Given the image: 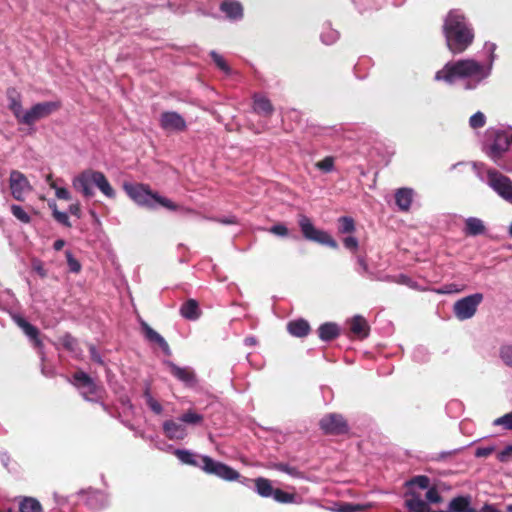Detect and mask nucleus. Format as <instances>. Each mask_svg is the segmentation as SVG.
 Wrapping results in <instances>:
<instances>
[{"instance_id": "obj_43", "label": "nucleus", "mask_w": 512, "mask_h": 512, "mask_svg": "<svg viewBox=\"0 0 512 512\" xmlns=\"http://www.w3.org/2000/svg\"><path fill=\"white\" fill-rule=\"evenodd\" d=\"M315 167L324 173L332 172L334 170V158L327 156L323 160L318 161Z\"/></svg>"}, {"instance_id": "obj_33", "label": "nucleus", "mask_w": 512, "mask_h": 512, "mask_svg": "<svg viewBox=\"0 0 512 512\" xmlns=\"http://www.w3.org/2000/svg\"><path fill=\"white\" fill-rule=\"evenodd\" d=\"M41 504L32 497L24 498L19 505L20 512H41Z\"/></svg>"}, {"instance_id": "obj_46", "label": "nucleus", "mask_w": 512, "mask_h": 512, "mask_svg": "<svg viewBox=\"0 0 512 512\" xmlns=\"http://www.w3.org/2000/svg\"><path fill=\"white\" fill-rule=\"evenodd\" d=\"M11 212L15 218L23 223H28L30 221L28 213L19 205H12Z\"/></svg>"}, {"instance_id": "obj_23", "label": "nucleus", "mask_w": 512, "mask_h": 512, "mask_svg": "<svg viewBox=\"0 0 512 512\" xmlns=\"http://www.w3.org/2000/svg\"><path fill=\"white\" fill-rule=\"evenodd\" d=\"M180 314L183 318L187 320H197L201 315L198 302L194 299L187 300L185 303L182 304L180 308Z\"/></svg>"}, {"instance_id": "obj_56", "label": "nucleus", "mask_w": 512, "mask_h": 512, "mask_svg": "<svg viewBox=\"0 0 512 512\" xmlns=\"http://www.w3.org/2000/svg\"><path fill=\"white\" fill-rule=\"evenodd\" d=\"M90 354H91V358L97 362V363H102V359H101V356L99 355V353L97 352V350L95 349V347L91 346L90 347Z\"/></svg>"}, {"instance_id": "obj_10", "label": "nucleus", "mask_w": 512, "mask_h": 512, "mask_svg": "<svg viewBox=\"0 0 512 512\" xmlns=\"http://www.w3.org/2000/svg\"><path fill=\"white\" fill-rule=\"evenodd\" d=\"M483 299L482 293H474L457 300L453 305L455 317L460 321L471 319L476 314Z\"/></svg>"}, {"instance_id": "obj_47", "label": "nucleus", "mask_w": 512, "mask_h": 512, "mask_svg": "<svg viewBox=\"0 0 512 512\" xmlns=\"http://www.w3.org/2000/svg\"><path fill=\"white\" fill-rule=\"evenodd\" d=\"M493 424L495 426H503L507 430H512V412L495 419Z\"/></svg>"}, {"instance_id": "obj_11", "label": "nucleus", "mask_w": 512, "mask_h": 512, "mask_svg": "<svg viewBox=\"0 0 512 512\" xmlns=\"http://www.w3.org/2000/svg\"><path fill=\"white\" fill-rule=\"evenodd\" d=\"M60 107L61 103L59 101H46L37 103L25 111L24 116H22L21 124L33 125L37 121L55 113L60 109Z\"/></svg>"}, {"instance_id": "obj_63", "label": "nucleus", "mask_w": 512, "mask_h": 512, "mask_svg": "<svg viewBox=\"0 0 512 512\" xmlns=\"http://www.w3.org/2000/svg\"><path fill=\"white\" fill-rule=\"evenodd\" d=\"M51 181H54V180L52 179V175H51V174H49V175H47V176H46V182H47V184H48L49 186H50V182H51Z\"/></svg>"}, {"instance_id": "obj_5", "label": "nucleus", "mask_w": 512, "mask_h": 512, "mask_svg": "<svg viewBox=\"0 0 512 512\" xmlns=\"http://www.w3.org/2000/svg\"><path fill=\"white\" fill-rule=\"evenodd\" d=\"M484 152L500 169L512 172V128L495 131Z\"/></svg>"}, {"instance_id": "obj_27", "label": "nucleus", "mask_w": 512, "mask_h": 512, "mask_svg": "<svg viewBox=\"0 0 512 512\" xmlns=\"http://www.w3.org/2000/svg\"><path fill=\"white\" fill-rule=\"evenodd\" d=\"M413 191L409 188L398 189L395 193V201L402 211L409 210L412 203Z\"/></svg>"}, {"instance_id": "obj_8", "label": "nucleus", "mask_w": 512, "mask_h": 512, "mask_svg": "<svg viewBox=\"0 0 512 512\" xmlns=\"http://www.w3.org/2000/svg\"><path fill=\"white\" fill-rule=\"evenodd\" d=\"M203 416L193 410H187L178 419H169L163 423V432L170 440H183L188 435L186 425H199Z\"/></svg>"}, {"instance_id": "obj_30", "label": "nucleus", "mask_w": 512, "mask_h": 512, "mask_svg": "<svg viewBox=\"0 0 512 512\" xmlns=\"http://www.w3.org/2000/svg\"><path fill=\"white\" fill-rule=\"evenodd\" d=\"M484 230L485 226L481 219L476 217H469L465 220V234L476 236L484 233Z\"/></svg>"}, {"instance_id": "obj_61", "label": "nucleus", "mask_w": 512, "mask_h": 512, "mask_svg": "<svg viewBox=\"0 0 512 512\" xmlns=\"http://www.w3.org/2000/svg\"><path fill=\"white\" fill-rule=\"evenodd\" d=\"M119 399H120L122 405L128 406L129 408H132V405H131V402H130V399H129L128 396L122 395V396H120Z\"/></svg>"}, {"instance_id": "obj_7", "label": "nucleus", "mask_w": 512, "mask_h": 512, "mask_svg": "<svg viewBox=\"0 0 512 512\" xmlns=\"http://www.w3.org/2000/svg\"><path fill=\"white\" fill-rule=\"evenodd\" d=\"M124 189L128 196L139 206L155 209L158 205L168 210L175 211L179 208L170 199L152 191L144 184H125Z\"/></svg>"}, {"instance_id": "obj_24", "label": "nucleus", "mask_w": 512, "mask_h": 512, "mask_svg": "<svg viewBox=\"0 0 512 512\" xmlns=\"http://www.w3.org/2000/svg\"><path fill=\"white\" fill-rule=\"evenodd\" d=\"M350 330L355 336L365 338L368 336L369 326L364 317L356 315L350 321Z\"/></svg>"}, {"instance_id": "obj_14", "label": "nucleus", "mask_w": 512, "mask_h": 512, "mask_svg": "<svg viewBox=\"0 0 512 512\" xmlns=\"http://www.w3.org/2000/svg\"><path fill=\"white\" fill-rule=\"evenodd\" d=\"M321 430L325 434H343L348 431V424L344 417L337 413H330L321 418L319 422Z\"/></svg>"}, {"instance_id": "obj_9", "label": "nucleus", "mask_w": 512, "mask_h": 512, "mask_svg": "<svg viewBox=\"0 0 512 512\" xmlns=\"http://www.w3.org/2000/svg\"><path fill=\"white\" fill-rule=\"evenodd\" d=\"M298 224L305 239L326 245L330 248L337 249V242L326 231L317 229L310 218L305 215H300Z\"/></svg>"}, {"instance_id": "obj_55", "label": "nucleus", "mask_w": 512, "mask_h": 512, "mask_svg": "<svg viewBox=\"0 0 512 512\" xmlns=\"http://www.w3.org/2000/svg\"><path fill=\"white\" fill-rule=\"evenodd\" d=\"M495 450L494 446L479 447L475 451V456L478 458L487 457Z\"/></svg>"}, {"instance_id": "obj_1", "label": "nucleus", "mask_w": 512, "mask_h": 512, "mask_svg": "<svg viewBox=\"0 0 512 512\" xmlns=\"http://www.w3.org/2000/svg\"><path fill=\"white\" fill-rule=\"evenodd\" d=\"M491 74L490 65L474 58H463L447 62L435 73L434 79L449 85L458 84L465 90H475L485 84Z\"/></svg>"}, {"instance_id": "obj_4", "label": "nucleus", "mask_w": 512, "mask_h": 512, "mask_svg": "<svg viewBox=\"0 0 512 512\" xmlns=\"http://www.w3.org/2000/svg\"><path fill=\"white\" fill-rule=\"evenodd\" d=\"M174 454L182 463L198 467L205 473L217 476L222 480L232 482L240 479V474L235 469L209 456L199 455L185 449H177Z\"/></svg>"}, {"instance_id": "obj_35", "label": "nucleus", "mask_w": 512, "mask_h": 512, "mask_svg": "<svg viewBox=\"0 0 512 512\" xmlns=\"http://www.w3.org/2000/svg\"><path fill=\"white\" fill-rule=\"evenodd\" d=\"M373 507L374 503L371 502L365 504L344 503L338 507L337 512H359L371 509Z\"/></svg>"}, {"instance_id": "obj_64", "label": "nucleus", "mask_w": 512, "mask_h": 512, "mask_svg": "<svg viewBox=\"0 0 512 512\" xmlns=\"http://www.w3.org/2000/svg\"><path fill=\"white\" fill-rule=\"evenodd\" d=\"M507 511H508V512H512V504H510V505H508V506H507Z\"/></svg>"}, {"instance_id": "obj_48", "label": "nucleus", "mask_w": 512, "mask_h": 512, "mask_svg": "<svg viewBox=\"0 0 512 512\" xmlns=\"http://www.w3.org/2000/svg\"><path fill=\"white\" fill-rule=\"evenodd\" d=\"M50 188L55 190V195L58 199L70 200L71 194L66 188L58 187L55 181L50 182Z\"/></svg>"}, {"instance_id": "obj_16", "label": "nucleus", "mask_w": 512, "mask_h": 512, "mask_svg": "<svg viewBox=\"0 0 512 512\" xmlns=\"http://www.w3.org/2000/svg\"><path fill=\"white\" fill-rule=\"evenodd\" d=\"M95 175L96 171L92 169L81 172L73 178V187L80 191L85 197H92L94 195L92 186L94 184Z\"/></svg>"}, {"instance_id": "obj_62", "label": "nucleus", "mask_w": 512, "mask_h": 512, "mask_svg": "<svg viewBox=\"0 0 512 512\" xmlns=\"http://www.w3.org/2000/svg\"><path fill=\"white\" fill-rule=\"evenodd\" d=\"M245 344L246 345H250V346L255 345L256 344V339L254 337H247L245 339Z\"/></svg>"}, {"instance_id": "obj_19", "label": "nucleus", "mask_w": 512, "mask_h": 512, "mask_svg": "<svg viewBox=\"0 0 512 512\" xmlns=\"http://www.w3.org/2000/svg\"><path fill=\"white\" fill-rule=\"evenodd\" d=\"M12 318H13L14 322L23 330L25 335L33 342V344L36 347L41 348L42 342L38 337L39 330L35 326H33L29 322H27L20 315L15 314L12 316Z\"/></svg>"}, {"instance_id": "obj_49", "label": "nucleus", "mask_w": 512, "mask_h": 512, "mask_svg": "<svg viewBox=\"0 0 512 512\" xmlns=\"http://www.w3.org/2000/svg\"><path fill=\"white\" fill-rule=\"evenodd\" d=\"M67 264L69 270L73 273H78L81 270V264L75 259L70 251H66Z\"/></svg>"}, {"instance_id": "obj_34", "label": "nucleus", "mask_w": 512, "mask_h": 512, "mask_svg": "<svg viewBox=\"0 0 512 512\" xmlns=\"http://www.w3.org/2000/svg\"><path fill=\"white\" fill-rule=\"evenodd\" d=\"M269 468L281 471L294 478H304L303 473L300 472L296 467L290 466L285 463H273L269 466Z\"/></svg>"}, {"instance_id": "obj_12", "label": "nucleus", "mask_w": 512, "mask_h": 512, "mask_svg": "<svg viewBox=\"0 0 512 512\" xmlns=\"http://www.w3.org/2000/svg\"><path fill=\"white\" fill-rule=\"evenodd\" d=\"M74 385L87 401L97 402L102 397L103 390L85 372H76L73 376Z\"/></svg>"}, {"instance_id": "obj_50", "label": "nucleus", "mask_w": 512, "mask_h": 512, "mask_svg": "<svg viewBox=\"0 0 512 512\" xmlns=\"http://www.w3.org/2000/svg\"><path fill=\"white\" fill-rule=\"evenodd\" d=\"M343 245L346 249L350 250L351 252H355L358 249L359 242L355 237L348 236L343 239Z\"/></svg>"}, {"instance_id": "obj_39", "label": "nucleus", "mask_w": 512, "mask_h": 512, "mask_svg": "<svg viewBox=\"0 0 512 512\" xmlns=\"http://www.w3.org/2000/svg\"><path fill=\"white\" fill-rule=\"evenodd\" d=\"M499 358L503 364L512 368V345H503L499 349Z\"/></svg>"}, {"instance_id": "obj_15", "label": "nucleus", "mask_w": 512, "mask_h": 512, "mask_svg": "<svg viewBox=\"0 0 512 512\" xmlns=\"http://www.w3.org/2000/svg\"><path fill=\"white\" fill-rule=\"evenodd\" d=\"M160 127L166 132H182L186 129V121L177 112L166 111L160 115Z\"/></svg>"}, {"instance_id": "obj_21", "label": "nucleus", "mask_w": 512, "mask_h": 512, "mask_svg": "<svg viewBox=\"0 0 512 512\" xmlns=\"http://www.w3.org/2000/svg\"><path fill=\"white\" fill-rule=\"evenodd\" d=\"M434 512H475V510L470 505L469 497L459 496L449 502L447 510Z\"/></svg>"}, {"instance_id": "obj_29", "label": "nucleus", "mask_w": 512, "mask_h": 512, "mask_svg": "<svg viewBox=\"0 0 512 512\" xmlns=\"http://www.w3.org/2000/svg\"><path fill=\"white\" fill-rule=\"evenodd\" d=\"M339 327L335 323L327 322L322 324L318 329V334L321 340L330 341L339 335Z\"/></svg>"}, {"instance_id": "obj_51", "label": "nucleus", "mask_w": 512, "mask_h": 512, "mask_svg": "<svg viewBox=\"0 0 512 512\" xmlns=\"http://www.w3.org/2000/svg\"><path fill=\"white\" fill-rule=\"evenodd\" d=\"M356 260H357V264H358L357 272L360 275H366V274L372 275V273H370V271H369L368 264L364 257L358 256Z\"/></svg>"}, {"instance_id": "obj_28", "label": "nucleus", "mask_w": 512, "mask_h": 512, "mask_svg": "<svg viewBox=\"0 0 512 512\" xmlns=\"http://www.w3.org/2000/svg\"><path fill=\"white\" fill-rule=\"evenodd\" d=\"M254 111L262 116H269L273 112V106L269 99L262 95H255L253 98Z\"/></svg>"}, {"instance_id": "obj_6", "label": "nucleus", "mask_w": 512, "mask_h": 512, "mask_svg": "<svg viewBox=\"0 0 512 512\" xmlns=\"http://www.w3.org/2000/svg\"><path fill=\"white\" fill-rule=\"evenodd\" d=\"M476 176L487 185L503 200L512 204V181L493 168H486L484 163L474 162L472 164Z\"/></svg>"}, {"instance_id": "obj_32", "label": "nucleus", "mask_w": 512, "mask_h": 512, "mask_svg": "<svg viewBox=\"0 0 512 512\" xmlns=\"http://www.w3.org/2000/svg\"><path fill=\"white\" fill-rule=\"evenodd\" d=\"M320 38L324 44L331 45L338 40L339 33L333 29L329 23H326L323 25Z\"/></svg>"}, {"instance_id": "obj_40", "label": "nucleus", "mask_w": 512, "mask_h": 512, "mask_svg": "<svg viewBox=\"0 0 512 512\" xmlns=\"http://www.w3.org/2000/svg\"><path fill=\"white\" fill-rule=\"evenodd\" d=\"M465 289V286L457 283H448L440 288L436 289V293L438 294H456L460 293Z\"/></svg>"}, {"instance_id": "obj_13", "label": "nucleus", "mask_w": 512, "mask_h": 512, "mask_svg": "<svg viewBox=\"0 0 512 512\" xmlns=\"http://www.w3.org/2000/svg\"><path fill=\"white\" fill-rule=\"evenodd\" d=\"M9 187L14 199L23 201L26 194L32 190L27 177L18 170H12L9 176Z\"/></svg>"}, {"instance_id": "obj_36", "label": "nucleus", "mask_w": 512, "mask_h": 512, "mask_svg": "<svg viewBox=\"0 0 512 512\" xmlns=\"http://www.w3.org/2000/svg\"><path fill=\"white\" fill-rule=\"evenodd\" d=\"M273 499L279 503H296V496L292 493L285 492L279 488L274 490Z\"/></svg>"}, {"instance_id": "obj_38", "label": "nucleus", "mask_w": 512, "mask_h": 512, "mask_svg": "<svg viewBox=\"0 0 512 512\" xmlns=\"http://www.w3.org/2000/svg\"><path fill=\"white\" fill-rule=\"evenodd\" d=\"M144 398L146 400V404L155 414L159 415L163 412L162 405L151 395L148 388L144 392Z\"/></svg>"}, {"instance_id": "obj_58", "label": "nucleus", "mask_w": 512, "mask_h": 512, "mask_svg": "<svg viewBox=\"0 0 512 512\" xmlns=\"http://www.w3.org/2000/svg\"><path fill=\"white\" fill-rule=\"evenodd\" d=\"M69 212L72 214V215H75L77 217L80 216V206L78 203L76 204H71L69 206Z\"/></svg>"}, {"instance_id": "obj_20", "label": "nucleus", "mask_w": 512, "mask_h": 512, "mask_svg": "<svg viewBox=\"0 0 512 512\" xmlns=\"http://www.w3.org/2000/svg\"><path fill=\"white\" fill-rule=\"evenodd\" d=\"M220 9L230 20H240L243 17L242 5L237 1H223Z\"/></svg>"}, {"instance_id": "obj_3", "label": "nucleus", "mask_w": 512, "mask_h": 512, "mask_svg": "<svg viewBox=\"0 0 512 512\" xmlns=\"http://www.w3.org/2000/svg\"><path fill=\"white\" fill-rule=\"evenodd\" d=\"M443 30L447 47L453 54L463 53L474 40L473 30L459 10L449 12Z\"/></svg>"}, {"instance_id": "obj_18", "label": "nucleus", "mask_w": 512, "mask_h": 512, "mask_svg": "<svg viewBox=\"0 0 512 512\" xmlns=\"http://www.w3.org/2000/svg\"><path fill=\"white\" fill-rule=\"evenodd\" d=\"M141 328L147 341L157 344L166 355L171 354L170 347L166 340L146 322H141Z\"/></svg>"}, {"instance_id": "obj_54", "label": "nucleus", "mask_w": 512, "mask_h": 512, "mask_svg": "<svg viewBox=\"0 0 512 512\" xmlns=\"http://www.w3.org/2000/svg\"><path fill=\"white\" fill-rule=\"evenodd\" d=\"M497 457L501 462L512 460V445L507 446L504 450L499 452Z\"/></svg>"}, {"instance_id": "obj_59", "label": "nucleus", "mask_w": 512, "mask_h": 512, "mask_svg": "<svg viewBox=\"0 0 512 512\" xmlns=\"http://www.w3.org/2000/svg\"><path fill=\"white\" fill-rule=\"evenodd\" d=\"M220 223L222 224H235L236 223V218L234 216H230V217H224V218H220L218 220Z\"/></svg>"}, {"instance_id": "obj_26", "label": "nucleus", "mask_w": 512, "mask_h": 512, "mask_svg": "<svg viewBox=\"0 0 512 512\" xmlns=\"http://www.w3.org/2000/svg\"><path fill=\"white\" fill-rule=\"evenodd\" d=\"M288 332L295 337H304L310 331L309 323L304 319L290 321L287 324Z\"/></svg>"}, {"instance_id": "obj_53", "label": "nucleus", "mask_w": 512, "mask_h": 512, "mask_svg": "<svg viewBox=\"0 0 512 512\" xmlns=\"http://www.w3.org/2000/svg\"><path fill=\"white\" fill-rule=\"evenodd\" d=\"M61 343L62 345L70 350V351H74L75 350V346L77 344V341L75 338H73L72 336L70 335H65L61 338Z\"/></svg>"}, {"instance_id": "obj_41", "label": "nucleus", "mask_w": 512, "mask_h": 512, "mask_svg": "<svg viewBox=\"0 0 512 512\" xmlns=\"http://www.w3.org/2000/svg\"><path fill=\"white\" fill-rule=\"evenodd\" d=\"M339 232L342 234L351 233L355 230L354 220L351 217H340L339 220Z\"/></svg>"}, {"instance_id": "obj_22", "label": "nucleus", "mask_w": 512, "mask_h": 512, "mask_svg": "<svg viewBox=\"0 0 512 512\" xmlns=\"http://www.w3.org/2000/svg\"><path fill=\"white\" fill-rule=\"evenodd\" d=\"M7 96L9 100V109L12 111L17 121L21 123L22 116H24L25 111L22 108L20 95L16 92V90L9 89L7 91Z\"/></svg>"}, {"instance_id": "obj_37", "label": "nucleus", "mask_w": 512, "mask_h": 512, "mask_svg": "<svg viewBox=\"0 0 512 512\" xmlns=\"http://www.w3.org/2000/svg\"><path fill=\"white\" fill-rule=\"evenodd\" d=\"M484 51L487 53V58L485 62H482L484 65H490V71L492 72L494 62L496 60V44L492 42H486L484 44Z\"/></svg>"}, {"instance_id": "obj_57", "label": "nucleus", "mask_w": 512, "mask_h": 512, "mask_svg": "<svg viewBox=\"0 0 512 512\" xmlns=\"http://www.w3.org/2000/svg\"><path fill=\"white\" fill-rule=\"evenodd\" d=\"M481 512H502L501 510H499L496 506L494 505H491V504H485L482 509H481Z\"/></svg>"}, {"instance_id": "obj_52", "label": "nucleus", "mask_w": 512, "mask_h": 512, "mask_svg": "<svg viewBox=\"0 0 512 512\" xmlns=\"http://www.w3.org/2000/svg\"><path fill=\"white\" fill-rule=\"evenodd\" d=\"M269 232L274 234V235L281 236V237H285V236L288 235V229H287V227L284 224L273 225L269 229Z\"/></svg>"}, {"instance_id": "obj_45", "label": "nucleus", "mask_w": 512, "mask_h": 512, "mask_svg": "<svg viewBox=\"0 0 512 512\" xmlns=\"http://www.w3.org/2000/svg\"><path fill=\"white\" fill-rule=\"evenodd\" d=\"M486 117L485 115L478 111L473 114L469 119V124L473 129L481 128L485 125Z\"/></svg>"}, {"instance_id": "obj_44", "label": "nucleus", "mask_w": 512, "mask_h": 512, "mask_svg": "<svg viewBox=\"0 0 512 512\" xmlns=\"http://www.w3.org/2000/svg\"><path fill=\"white\" fill-rule=\"evenodd\" d=\"M210 55L214 63L221 71H223L225 74H230L231 69L229 65L226 63L225 59L220 54H218L215 51H211Z\"/></svg>"}, {"instance_id": "obj_17", "label": "nucleus", "mask_w": 512, "mask_h": 512, "mask_svg": "<svg viewBox=\"0 0 512 512\" xmlns=\"http://www.w3.org/2000/svg\"><path fill=\"white\" fill-rule=\"evenodd\" d=\"M170 373L186 386L193 387L196 385V376L190 367H179L171 361L166 362Z\"/></svg>"}, {"instance_id": "obj_25", "label": "nucleus", "mask_w": 512, "mask_h": 512, "mask_svg": "<svg viewBox=\"0 0 512 512\" xmlns=\"http://www.w3.org/2000/svg\"><path fill=\"white\" fill-rule=\"evenodd\" d=\"M93 185L96 186L106 197L115 198L116 192L102 172L96 171Z\"/></svg>"}, {"instance_id": "obj_60", "label": "nucleus", "mask_w": 512, "mask_h": 512, "mask_svg": "<svg viewBox=\"0 0 512 512\" xmlns=\"http://www.w3.org/2000/svg\"><path fill=\"white\" fill-rule=\"evenodd\" d=\"M64 245H65L64 240H62V239H58V240H56V241L54 242L53 247H54V249H55L56 251H59V250H61V249L64 247Z\"/></svg>"}, {"instance_id": "obj_31", "label": "nucleus", "mask_w": 512, "mask_h": 512, "mask_svg": "<svg viewBox=\"0 0 512 512\" xmlns=\"http://www.w3.org/2000/svg\"><path fill=\"white\" fill-rule=\"evenodd\" d=\"M255 488L256 492L262 497H272L274 494L275 488H273L270 480L259 477L255 479Z\"/></svg>"}, {"instance_id": "obj_42", "label": "nucleus", "mask_w": 512, "mask_h": 512, "mask_svg": "<svg viewBox=\"0 0 512 512\" xmlns=\"http://www.w3.org/2000/svg\"><path fill=\"white\" fill-rule=\"evenodd\" d=\"M49 207L53 210V216L60 224L70 227L71 223L69 221L68 214L66 212L58 211L56 208V203H49Z\"/></svg>"}, {"instance_id": "obj_2", "label": "nucleus", "mask_w": 512, "mask_h": 512, "mask_svg": "<svg viewBox=\"0 0 512 512\" xmlns=\"http://www.w3.org/2000/svg\"><path fill=\"white\" fill-rule=\"evenodd\" d=\"M405 506L409 512H433L430 503H439L442 498L438 490L430 485L427 476H416L406 482Z\"/></svg>"}]
</instances>
